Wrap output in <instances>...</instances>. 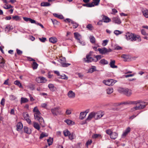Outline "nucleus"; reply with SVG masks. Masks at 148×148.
<instances>
[{
    "mask_svg": "<svg viewBox=\"0 0 148 148\" xmlns=\"http://www.w3.org/2000/svg\"><path fill=\"white\" fill-rule=\"evenodd\" d=\"M48 136V134L44 132H42L40 134V139H42L45 137H46Z\"/></svg>",
    "mask_w": 148,
    "mask_h": 148,
    "instance_id": "41",
    "label": "nucleus"
},
{
    "mask_svg": "<svg viewBox=\"0 0 148 148\" xmlns=\"http://www.w3.org/2000/svg\"><path fill=\"white\" fill-rule=\"evenodd\" d=\"M112 21L113 23L118 24H120L121 23V20L118 17H113L112 18Z\"/></svg>",
    "mask_w": 148,
    "mask_h": 148,
    "instance_id": "13",
    "label": "nucleus"
},
{
    "mask_svg": "<svg viewBox=\"0 0 148 148\" xmlns=\"http://www.w3.org/2000/svg\"><path fill=\"white\" fill-rule=\"evenodd\" d=\"M100 64L102 65H106L107 64H108V62L105 59H103L100 60L99 62Z\"/></svg>",
    "mask_w": 148,
    "mask_h": 148,
    "instance_id": "29",
    "label": "nucleus"
},
{
    "mask_svg": "<svg viewBox=\"0 0 148 148\" xmlns=\"http://www.w3.org/2000/svg\"><path fill=\"white\" fill-rule=\"evenodd\" d=\"M92 143V141L91 140H88L86 143V145L87 147H88V146L89 145H90Z\"/></svg>",
    "mask_w": 148,
    "mask_h": 148,
    "instance_id": "59",
    "label": "nucleus"
},
{
    "mask_svg": "<svg viewBox=\"0 0 148 148\" xmlns=\"http://www.w3.org/2000/svg\"><path fill=\"white\" fill-rule=\"evenodd\" d=\"M60 78L63 79L67 80L68 78V77L64 74L60 75Z\"/></svg>",
    "mask_w": 148,
    "mask_h": 148,
    "instance_id": "53",
    "label": "nucleus"
},
{
    "mask_svg": "<svg viewBox=\"0 0 148 148\" xmlns=\"http://www.w3.org/2000/svg\"><path fill=\"white\" fill-rule=\"evenodd\" d=\"M118 91L128 97L130 96L132 93V90L127 88H119L118 89Z\"/></svg>",
    "mask_w": 148,
    "mask_h": 148,
    "instance_id": "2",
    "label": "nucleus"
},
{
    "mask_svg": "<svg viewBox=\"0 0 148 148\" xmlns=\"http://www.w3.org/2000/svg\"><path fill=\"white\" fill-rule=\"evenodd\" d=\"M33 111L34 112V116L35 119L38 121L40 124L43 126L44 123V120L43 118L40 116L41 113L37 107H34Z\"/></svg>",
    "mask_w": 148,
    "mask_h": 148,
    "instance_id": "1",
    "label": "nucleus"
},
{
    "mask_svg": "<svg viewBox=\"0 0 148 148\" xmlns=\"http://www.w3.org/2000/svg\"><path fill=\"white\" fill-rule=\"evenodd\" d=\"M71 24L73 25V28L75 29L77 27L79 26L78 24L73 21H71Z\"/></svg>",
    "mask_w": 148,
    "mask_h": 148,
    "instance_id": "36",
    "label": "nucleus"
},
{
    "mask_svg": "<svg viewBox=\"0 0 148 148\" xmlns=\"http://www.w3.org/2000/svg\"><path fill=\"white\" fill-rule=\"evenodd\" d=\"M138 105H137L135 107H134L132 108L131 110L132 111H134L138 110H140L139 106H138Z\"/></svg>",
    "mask_w": 148,
    "mask_h": 148,
    "instance_id": "47",
    "label": "nucleus"
},
{
    "mask_svg": "<svg viewBox=\"0 0 148 148\" xmlns=\"http://www.w3.org/2000/svg\"><path fill=\"white\" fill-rule=\"evenodd\" d=\"M48 87L50 89V90L52 91H54L55 90L56 88L52 84H49L48 85Z\"/></svg>",
    "mask_w": 148,
    "mask_h": 148,
    "instance_id": "25",
    "label": "nucleus"
},
{
    "mask_svg": "<svg viewBox=\"0 0 148 148\" xmlns=\"http://www.w3.org/2000/svg\"><path fill=\"white\" fill-rule=\"evenodd\" d=\"M23 127V124L22 123L19 122L17 123V130L18 131L19 130L21 129Z\"/></svg>",
    "mask_w": 148,
    "mask_h": 148,
    "instance_id": "27",
    "label": "nucleus"
},
{
    "mask_svg": "<svg viewBox=\"0 0 148 148\" xmlns=\"http://www.w3.org/2000/svg\"><path fill=\"white\" fill-rule=\"evenodd\" d=\"M24 132L27 134H30L31 133V130L27 127L25 126L24 128Z\"/></svg>",
    "mask_w": 148,
    "mask_h": 148,
    "instance_id": "28",
    "label": "nucleus"
},
{
    "mask_svg": "<svg viewBox=\"0 0 148 148\" xmlns=\"http://www.w3.org/2000/svg\"><path fill=\"white\" fill-rule=\"evenodd\" d=\"M68 97L70 98H74L75 97V94L72 90H70L67 94Z\"/></svg>",
    "mask_w": 148,
    "mask_h": 148,
    "instance_id": "17",
    "label": "nucleus"
},
{
    "mask_svg": "<svg viewBox=\"0 0 148 148\" xmlns=\"http://www.w3.org/2000/svg\"><path fill=\"white\" fill-rule=\"evenodd\" d=\"M16 51L18 55H20L21 54L23 53L22 51L18 49H16Z\"/></svg>",
    "mask_w": 148,
    "mask_h": 148,
    "instance_id": "63",
    "label": "nucleus"
},
{
    "mask_svg": "<svg viewBox=\"0 0 148 148\" xmlns=\"http://www.w3.org/2000/svg\"><path fill=\"white\" fill-rule=\"evenodd\" d=\"M12 18L13 20L16 21H18L20 19V17L18 16H14Z\"/></svg>",
    "mask_w": 148,
    "mask_h": 148,
    "instance_id": "48",
    "label": "nucleus"
},
{
    "mask_svg": "<svg viewBox=\"0 0 148 148\" xmlns=\"http://www.w3.org/2000/svg\"><path fill=\"white\" fill-rule=\"evenodd\" d=\"M36 80L38 83H45L47 81V80L45 78L43 77L37 78Z\"/></svg>",
    "mask_w": 148,
    "mask_h": 148,
    "instance_id": "10",
    "label": "nucleus"
},
{
    "mask_svg": "<svg viewBox=\"0 0 148 148\" xmlns=\"http://www.w3.org/2000/svg\"><path fill=\"white\" fill-rule=\"evenodd\" d=\"M92 0L93 1V3L94 4V5H95L96 6L98 5L100 1V0Z\"/></svg>",
    "mask_w": 148,
    "mask_h": 148,
    "instance_id": "50",
    "label": "nucleus"
},
{
    "mask_svg": "<svg viewBox=\"0 0 148 148\" xmlns=\"http://www.w3.org/2000/svg\"><path fill=\"white\" fill-rule=\"evenodd\" d=\"M94 57L96 58V59H94V62H97L98 60H100L101 58V56L100 55H97L95 56L94 55Z\"/></svg>",
    "mask_w": 148,
    "mask_h": 148,
    "instance_id": "33",
    "label": "nucleus"
},
{
    "mask_svg": "<svg viewBox=\"0 0 148 148\" xmlns=\"http://www.w3.org/2000/svg\"><path fill=\"white\" fill-rule=\"evenodd\" d=\"M96 68L95 66H93L90 69L88 70V73H92L93 72L96 71Z\"/></svg>",
    "mask_w": 148,
    "mask_h": 148,
    "instance_id": "39",
    "label": "nucleus"
},
{
    "mask_svg": "<svg viewBox=\"0 0 148 148\" xmlns=\"http://www.w3.org/2000/svg\"><path fill=\"white\" fill-rule=\"evenodd\" d=\"M61 64H62V66L63 67H66L71 65V64L69 63H66L61 62Z\"/></svg>",
    "mask_w": 148,
    "mask_h": 148,
    "instance_id": "54",
    "label": "nucleus"
},
{
    "mask_svg": "<svg viewBox=\"0 0 148 148\" xmlns=\"http://www.w3.org/2000/svg\"><path fill=\"white\" fill-rule=\"evenodd\" d=\"M108 40H103V42L102 44V45L103 46H106L108 42Z\"/></svg>",
    "mask_w": 148,
    "mask_h": 148,
    "instance_id": "57",
    "label": "nucleus"
},
{
    "mask_svg": "<svg viewBox=\"0 0 148 148\" xmlns=\"http://www.w3.org/2000/svg\"><path fill=\"white\" fill-rule=\"evenodd\" d=\"M93 3V2H92L91 3H88V7H92L94 6L95 5Z\"/></svg>",
    "mask_w": 148,
    "mask_h": 148,
    "instance_id": "62",
    "label": "nucleus"
},
{
    "mask_svg": "<svg viewBox=\"0 0 148 148\" xmlns=\"http://www.w3.org/2000/svg\"><path fill=\"white\" fill-rule=\"evenodd\" d=\"M99 137H100L101 138H102V136L101 134H93L92 136V138L93 139H96Z\"/></svg>",
    "mask_w": 148,
    "mask_h": 148,
    "instance_id": "38",
    "label": "nucleus"
},
{
    "mask_svg": "<svg viewBox=\"0 0 148 148\" xmlns=\"http://www.w3.org/2000/svg\"><path fill=\"white\" fill-rule=\"evenodd\" d=\"M59 107H57L51 110V112L54 116H57L62 114V111L59 110Z\"/></svg>",
    "mask_w": 148,
    "mask_h": 148,
    "instance_id": "4",
    "label": "nucleus"
},
{
    "mask_svg": "<svg viewBox=\"0 0 148 148\" xmlns=\"http://www.w3.org/2000/svg\"><path fill=\"white\" fill-rule=\"evenodd\" d=\"M134 34L130 32L127 33L125 35L126 38L128 40H130L133 41L132 39H133V36Z\"/></svg>",
    "mask_w": 148,
    "mask_h": 148,
    "instance_id": "6",
    "label": "nucleus"
},
{
    "mask_svg": "<svg viewBox=\"0 0 148 148\" xmlns=\"http://www.w3.org/2000/svg\"><path fill=\"white\" fill-rule=\"evenodd\" d=\"M23 19L25 21L28 22L29 21L32 23H34L36 22V21L35 20L32 19L30 18L24 17H23Z\"/></svg>",
    "mask_w": 148,
    "mask_h": 148,
    "instance_id": "19",
    "label": "nucleus"
},
{
    "mask_svg": "<svg viewBox=\"0 0 148 148\" xmlns=\"http://www.w3.org/2000/svg\"><path fill=\"white\" fill-rule=\"evenodd\" d=\"M66 113L67 115H69L71 113V110L67 109L66 111Z\"/></svg>",
    "mask_w": 148,
    "mask_h": 148,
    "instance_id": "60",
    "label": "nucleus"
},
{
    "mask_svg": "<svg viewBox=\"0 0 148 148\" xmlns=\"http://www.w3.org/2000/svg\"><path fill=\"white\" fill-rule=\"evenodd\" d=\"M113 91L112 88H109L106 90V92L108 94H110L112 93Z\"/></svg>",
    "mask_w": 148,
    "mask_h": 148,
    "instance_id": "35",
    "label": "nucleus"
},
{
    "mask_svg": "<svg viewBox=\"0 0 148 148\" xmlns=\"http://www.w3.org/2000/svg\"><path fill=\"white\" fill-rule=\"evenodd\" d=\"M116 82V80L113 79H108L107 80H104L103 81V83L105 85L108 86H112Z\"/></svg>",
    "mask_w": 148,
    "mask_h": 148,
    "instance_id": "5",
    "label": "nucleus"
},
{
    "mask_svg": "<svg viewBox=\"0 0 148 148\" xmlns=\"http://www.w3.org/2000/svg\"><path fill=\"white\" fill-rule=\"evenodd\" d=\"M83 61L85 62L90 63L92 61L94 62V59L92 57H89L86 56V58H83Z\"/></svg>",
    "mask_w": 148,
    "mask_h": 148,
    "instance_id": "8",
    "label": "nucleus"
},
{
    "mask_svg": "<svg viewBox=\"0 0 148 148\" xmlns=\"http://www.w3.org/2000/svg\"><path fill=\"white\" fill-rule=\"evenodd\" d=\"M104 114L101 111H99L95 113V119H98L103 116Z\"/></svg>",
    "mask_w": 148,
    "mask_h": 148,
    "instance_id": "9",
    "label": "nucleus"
},
{
    "mask_svg": "<svg viewBox=\"0 0 148 148\" xmlns=\"http://www.w3.org/2000/svg\"><path fill=\"white\" fill-rule=\"evenodd\" d=\"M139 103V101H129L130 104H136V105L138 104V103Z\"/></svg>",
    "mask_w": 148,
    "mask_h": 148,
    "instance_id": "51",
    "label": "nucleus"
},
{
    "mask_svg": "<svg viewBox=\"0 0 148 148\" xmlns=\"http://www.w3.org/2000/svg\"><path fill=\"white\" fill-rule=\"evenodd\" d=\"M93 3V2H92L91 3H88V7H92L94 6L95 5Z\"/></svg>",
    "mask_w": 148,
    "mask_h": 148,
    "instance_id": "61",
    "label": "nucleus"
},
{
    "mask_svg": "<svg viewBox=\"0 0 148 148\" xmlns=\"http://www.w3.org/2000/svg\"><path fill=\"white\" fill-rule=\"evenodd\" d=\"M138 105V106H139L140 110L144 109L146 106L145 102H140L139 101Z\"/></svg>",
    "mask_w": 148,
    "mask_h": 148,
    "instance_id": "16",
    "label": "nucleus"
},
{
    "mask_svg": "<svg viewBox=\"0 0 148 148\" xmlns=\"http://www.w3.org/2000/svg\"><path fill=\"white\" fill-rule=\"evenodd\" d=\"M118 136V134L115 132H112L110 136V138L113 139H115L117 138Z\"/></svg>",
    "mask_w": 148,
    "mask_h": 148,
    "instance_id": "23",
    "label": "nucleus"
},
{
    "mask_svg": "<svg viewBox=\"0 0 148 148\" xmlns=\"http://www.w3.org/2000/svg\"><path fill=\"white\" fill-rule=\"evenodd\" d=\"M14 83L15 84L18 86L20 88L22 87L21 84L19 81L17 80L15 81L14 82Z\"/></svg>",
    "mask_w": 148,
    "mask_h": 148,
    "instance_id": "40",
    "label": "nucleus"
},
{
    "mask_svg": "<svg viewBox=\"0 0 148 148\" xmlns=\"http://www.w3.org/2000/svg\"><path fill=\"white\" fill-rule=\"evenodd\" d=\"M106 132L107 134L110 135V136L112 132L111 130L110 129H108L106 130Z\"/></svg>",
    "mask_w": 148,
    "mask_h": 148,
    "instance_id": "56",
    "label": "nucleus"
},
{
    "mask_svg": "<svg viewBox=\"0 0 148 148\" xmlns=\"http://www.w3.org/2000/svg\"><path fill=\"white\" fill-rule=\"evenodd\" d=\"M63 134L65 136H67L69 135L70 133L68 130H66L64 131Z\"/></svg>",
    "mask_w": 148,
    "mask_h": 148,
    "instance_id": "44",
    "label": "nucleus"
},
{
    "mask_svg": "<svg viewBox=\"0 0 148 148\" xmlns=\"http://www.w3.org/2000/svg\"><path fill=\"white\" fill-rule=\"evenodd\" d=\"M98 50L99 51L100 53L102 54H106L108 53L111 52L112 51V49L110 48L108 49L104 47L102 48H99L98 49Z\"/></svg>",
    "mask_w": 148,
    "mask_h": 148,
    "instance_id": "3",
    "label": "nucleus"
},
{
    "mask_svg": "<svg viewBox=\"0 0 148 148\" xmlns=\"http://www.w3.org/2000/svg\"><path fill=\"white\" fill-rule=\"evenodd\" d=\"M90 41L92 43H95V38L92 36H91L89 37Z\"/></svg>",
    "mask_w": 148,
    "mask_h": 148,
    "instance_id": "32",
    "label": "nucleus"
},
{
    "mask_svg": "<svg viewBox=\"0 0 148 148\" xmlns=\"http://www.w3.org/2000/svg\"><path fill=\"white\" fill-rule=\"evenodd\" d=\"M69 138L71 140H72L73 139V134H70L69 135Z\"/></svg>",
    "mask_w": 148,
    "mask_h": 148,
    "instance_id": "64",
    "label": "nucleus"
},
{
    "mask_svg": "<svg viewBox=\"0 0 148 148\" xmlns=\"http://www.w3.org/2000/svg\"><path fill=\"white\" fill-rule=\"evenodd\" d=\"M23 115L25 119L27 121L28 124H30L31 123V121L29 118V114L25 113H24L23 114Z\"/></svg>",
    "mask_w": 148,
    "mask_h": 148,
    "instance_id": "11",
    "label": "nucleus"
},
{
    "mask_svg": "<svg viewBox=\"0 0 148 148\" xmlns=\"http://www.w3.org/2000/svg\"><path fill=\"white\" fill-rule=\"evenodd\" d=\"M53 141V138H49V139L47 140V142L49 146L52 144Z\"/></svg>",
    "mask_w": 148,
    "mask_h": 148,
    "instance_id": "43",
    "label": "nucleus"
},
{
    "mask_svg": "<svg viewBox=\"0 0 148 148\" xmlns=\"http://www.w3.org/2000/svg\"><path fill=\"white\" fill-rule=\"evenodd\" d=\"M6 7L3 6V8L5 9H9L10 8H12V6L10 5H8L5 4Z\"/></svg>",
    "mask_w": 148,
    "mask_h": 148,
    "instance_id": "58",
    "label": "nucleus"
},
{
    "mask_svg": "<svg viewBox=\"0 0 148 148\" xmlns=\"http://www.w3.org/2000/svg\"><path fill=\"white\" fill-rule=\"evenodd\" d=\"M115 61L114 60H110V67L113 68H117V66L115 65Z\"/></svg>",
    "mask_w": 148,
    "mask_h": 148,
    "instance_id": "21",
    "label": "nucleus"
},
{
    "mask_svg": "<svg viewBox=\"0 0 148 148\" xmlns=\"http://www.w3.org/2000/svg\"><path fill=\"white\" fill-rule=\"evenodd\" d=\"M38 66V64L36 62H33L32 66L34 69H37Z\"/></svg>",
    "mask_w": 148,
    "mask_h": 148,
    "instance_id": "31",
    "label": "nucleus"
},
{
    "mask_svg": "<svg viewBox=\"0 0 148 148\" xmlns=\"http://www.w3.org/2000/svg\"><path fill=\"white\" fill-rule=\"evenodd\" d=\"M28 99L25 98L21 97V103H27L28 101Z\"/></svg>",
    "mask_w": 148,
    "mask_h": 148,
    "instance_id": "34",
    "label": "nucleus"
},
{
    "mask_svg": "<svg viewBox=\"0 0 148 148\" xmlns=\"http://www.w3.org/2000/svg\"><path fill=\"white\" fill-rule=\"evenodd\" d=\"M53 15L56 17H58V18L60 19H62L64 17L62 15H58L57 14L54 13L53 14Z\"/></svg>",
    "mask_w": 148,
    "mask_h": 148,
    "instance_id": "42",
    "label": "nucleus"
},
{
    "mask_svg": "<svg viewBox=\"0 0 148 148\" xmlns=\"http://www.w3.org/2000/svg\"><path fill=\"white\" fill-rule=\"evenodd\" d=\"M11 30L10 25H7L5 28V31L6 32L8 33L9 31Z\"/></svg>",
    "mask_w": 148,
    "mask_h": 148,
    "instance_id": "45",
    "label": "nucleus"
},
{
    "mask_svg": "<svg viewBox=\"0 0 148 148\" xmlns=\"http://www.w3.org/2000/svg\"><path fill=\"white\" fill-rule=\"evenodd\" d=\"M122 33V32L118 30H115L114 31V33L116 35L120 34Z\"/></svg>",
    "mask_w": 148,
    "mask_h": 148,
    "instance_id": "49",
    "label": "nucleus"
},
{
    "mask_svg": "<svg viewBox=\"0 0 148 148\" xmlns=\"http://www.w3.org/2000/svg\"><path fill=\"white\" fill-rule=\"evenodd\" d=\"M87 114L86 112H81L79 116V119L81 120L83 119L86 117Z\"/></svg>",
    "mask_w": 148,
    "mask_h": 148,
    "instance_id": "20",
    "label": "nucleus"
},
{
    "mask_svg": "<svg viewBox=\"0 0 148 148\" xmlns=\"http://www.w3.org/2000/svg\"><path fill=\"white\" fill-rule=\"evenodd\" d=\"M102 20L104 23H107L110 22L111 19L107 16L103 15L101 16Z\"/></svg>",
    "mask_w": 148,
    "mask_h": 148,
    "instance_id": "12",
    "label": "nucleus"
},
{
    "mask_svg": "<svg viewBox=\"0 0 148 148\" xmlns=\"http://www.w3.org/2000/svg\"><path fill=\"white\" fill-rule=\"evenodd\" d=\"M95 113L94 112H92L90 113L89 115L87 118L86 119L87 121H89L93 118L94 117L95 118Z\"/></svg>",
    "mask_w": 148,
    "mask_h": 148,
    "instance_id": "18",
    "label": "nucleus"
},
{
    "mask_svg": "<svg viewBox=\"0 0 148 148\" xmlns=\"http://www.w3.org/2000/svg\"><path fill=\"white\" fill-rule=\"evenodd\" d=\"M74 34L75 39L77 40L78 41L81 38V35L77 33H75Z\"/></svg>",
    "mask_w": 148,
    "mask_h": 148,
    "instance_id": "26",
    "label": "nucleus"
},
{
    "mask_svg": "<svg viewBox=\"0 0 148 148\" xmlns=\"http://www.w3.org/2000/svg\"><path fill=\"white\" fill-rule=\"evenodd\" d=\"M33 126L34 128L37 129L38 130H39L40 129V127L39 124L36 122H33Z\"/></svg>",
    "mask_w": 148,
    "mask_h": 148,
    "instance_id": "24",
    "label": "nucleus"
},
{
    "mask_svg": "<svg viewBox=\"0 0 148 148\" xmlns=\"http://www.w3.org/2000/svg\"><path fill=\"white\" fill-rule=\"evenodd\" d=\"M141 11L144 16L146 18H148V10L144 8H142Z\"/></svg>",
    "mask_w": 148,
    "mask_h": 148,
    "instance_id": "15",
    "label": "nucleus"
},
{
    "mask_svg": "<svg viewBox=\"0 0 148 148\" xmlns=\"http://www.w3.org/2000/svg\"><path fill=\"white\" fill-rule=\"evenodd\" d=\"M57 41V39L55 37H51L49 38V41L53 44L56 43Z\"/></svg>",
    "mask_w": 148,
    "mask_h": 148,
    "instance_id": "22",
    "label": "nucleus"
},
{
    "mask_svg": "<svg viewBox=\"0 0 148 148\" xmlns=\"http://www.w3.org/2000/svg\"><path fill=\"white\" fill-rule=\"evenodd\" d=\"M86 28L90 30H91L93 29V26L90 24H88L86 26Z\"/></svg>",
    "mask_w": 148,
    "mask_h": 148,
    "instance_id": "46",
    "label": "nucleus"
},
{
    "mask_svg": "<svg viewBox=\"0 0 148 148\" xmlns=\"http://www.w3.org/2000/svg\"><path fill=\"white\" fill-rule=\"evenodd\" d=\"M50 4L48 2H43L40 3V5L41 6H50Z\"/></svg>",
    "mask_w": 148,
    "mask_h": 148,
    "instance_id": "37",
    "label": "nucleus"
},
{
    "mask_svg": "<svg viewBox=\"0 0 148 148\" xmlns=\"http://www.w3.org/2000/svg\"><path fill=\"white\" fill-rule=\"evenodd\" d=\"M5 63V61L3 58L0 56V64H3Z\"/></svg>",
    "mask_w": 148,
    "mask_h": 148,
    "instance_id": "52",
    "label": "nucleus"
},
{
    "mask_svg": "<svg viewBox=\"0 0 148 148\" xmlns=\"http://www.w3.org/2000/svg\"><path fill=\"white\" fill-rule=\"evenodd\" d=\"M64 122H66L68 125H70L74 124V122L72 121L69 119H66L64 121Z\"/></svg>",
    "mask_w": 148,
    "mask_h": 148,
    "instance_id": "30",
    "label": "nucleus"
},
{
    "mask_svg": "<svg viewBox=\"0 0 148 148\" xmlns=\"http://www.w3.org/2000/svg\"><path fill=\"white\" fill-rule=\"evenodd\" d=\"M131 131V128L130 127H128L124 131L121 135L122 138H125Z\"/></svg>",
    "mask_w": 148,
    "mask_h": 148,
    "instance_id": "7",
    "label": "nucleus"
},
{
    "mask_svg": "<svg viewBox=\"0 0 148 148\" xmlns=\"http://www.w3.org/2000/svg\"><path fill=\"white\" fill-rule=\"evenodd\" d=\"M132 40L133 41L137 40L138 42H140L141 41V40L140 36L134 34Z\"/></svg>",
    "mask_w": 148,
    "mask_h": 148,
    "instance_id": "14",
    "label": "nucleus"
},
{
    "mask_svg": "<svg viewBox=\"0 0 148 148\" xmlns=\"http://www.w3.org/2000/svg\"><path fill=\"white\" fill-rule=\"evenodd\" d=\"M122 104H125V105L130 104L129 101L121 102L120 103H118V106H119V105H122Z\"/></svg>",
    "mask_w": 148,
    "mask_h": 148,
    "instance_id": "55",
    "label": "nucleus"
}]
</instances>
